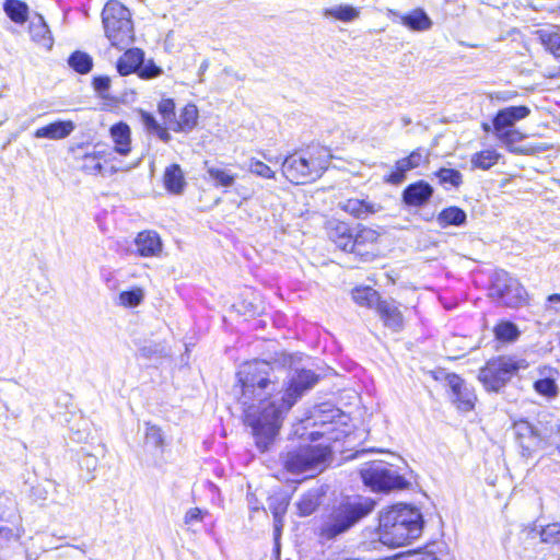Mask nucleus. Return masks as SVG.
I'll list each match as a JSON object with an SVG mask.
<instances>
[{
  "mask_svg": "<svg viewBox=\"0 0 560 560\" xmlns=\"http://www.w3.org/2000/svg\"><path fill=\"white\" fill-rule=\"evenodd\" d=\"M317 381L318 376L310 370L289 376L283 366L267 361L256 360L241 365L233 395L261 451L272 442L298 398Z\"/></svg>",
  "mask_w": 560,
  "mask_h": 560,
  "instance_id": "nucleus-1",
  "label": "nucleus"
},
{
  "mask_svg": "<svg viewBox=\"0 0 560 560\" xmlns=\"http://www.w3.org/2000/svg\"><path fill=\"white\" fill-rule=\"evenodd\" d=\"M423 520L419 510L397 504L380 514L378 539L388 547H400L420 537Z\"/></svg>",
  "mask_w": 560,
  "mask_h": 560,
  "instance_id": "nucleus-2",
  "label": "nucleus"
},
{
  "mask_svg": "<svg viewBox=\"0 0 560 560\" xmlns=\"http://www.w3.org/2000/svg\"><path fill=\"white\" fill-rule=\"evenodd\" d=\"M327 158L326 149L319 147L291 154L282 162V173L293 184H305L322 175Z\"/></svg>",
  "mask_w": 560,
  "mask_h": 560,
  "instance_id": "nucleus-3",
  "label": "nucleus"
},
{
  "mask_svg": "<svg viewBox=\"0 0 560 560\" xmlns=\"http://www.w3.org/2000/svg\"><path fill=\"white\" fill-rule=\"evenodd\" d=\"M105 35L117 48H125L133 40L130 11L117 0H109L102 12Z\"/></svg>",
  "mask_w": 560,
  "mask_h": 560,
  "instance_id": "nucleus-4",
  "label": "nucleus"
},
{
  "mask_svg": "<svg viewBox=\"0 0 560 560\" xmlns=\"http://www.w3.org/2000/svg\"><path fill=\"white\" fill-rule=\"evenodd\" d=\"M329 455L330 451L327 446L308 445L288 452L282 463L287 471L292 475L305 474L307 477H313L326 468Z\"/></svg>",
  "mask_w": 560,
  "mask_h": 560,
  "instance_id": "nucleus-5",
  "label": "nucleus"
},
{
  "mask_svg": "<svg viewBox=\"0 0 560 560\" xmlns=\"http://www.w3.org/2000/svg\"><path fill=\"white\" fill-rule=\"evenodd\" d=\"M374 506L375 502L370 498L340 505L324 524L322 535L331 539L342 534L359 520L370 514Z\"/></svg>",
  "mask_w": 560,
  "mask_h": 560,
  "instance_id": "nucleus-6",
  "label": "nucleus"
},
{
  "mask_svg": "<svg viewBox=\"0 0 560 560\" xmlns=\"http://www.w3.org/2000/svg\"><path fill=\"white\" fill-rule=\"evenodd\" d=\"M361 478L366 487L375 492H388L396 489H405L409 482L398 475L389 464L372 462L360 469Z\"/></svg>",
  "mask_w": 560,
  "mask_h": 560,
  "instance_id": "nucleus-7",
  "label": "nucleus"
},
{
  "mask_svg": "<svg viewBox=\"0 0 560 560\" xmlns=\"http://www.w3.org/2000/svg\"><path fill=\"white\" fill-rule=\"evenodd\" d=\"M525 360H516L511 357H498L486 364L479 372V380L488 390L498 392L513 376V374L526 369Z\"/></svg>",
  "mask_w": 560,
  "mask_h": 560,
  "instance_id": "nucleus-8",
  "label": "nucleus"
},
{
  "mask_svg": "<svg viewBox=\"0 0 560 560\" xmlns=\"http://www.w3.org/2000/svg\"><path fill=\"white\" fill-rule=\"evenodd\" d=\"M491 294L509 307H517L526 301L525 289L505 272L497 275Z\"/></svg>",
  "mask_w": 560,
  "mask_h": 560,
  "instance_id": "nucleus-9",
  "label": "nucleus"
},
{
  "mask_svg": "<svg viewBox=\"0 0 560 560\" xmlns=\"http://www.w3.org/2000/svg\"><path fill=\"white\" fill-rule=\"evenodd\" d=\"M514 430L520 445L528 455L548 444L546 438L528 421L521 420L516 422Z\"/></svg>",
  "mask_w": 560,
  "mask_h": 560,
  "instance_id": "nucleus-10",
  "label": "nucleus"
},
{
  "mask_svg": "<svg viewBox=\"0 0 560 560\" xmlns=\"http://www.w3.org/2000/svg\"><path fill=\"white\" fill-rule=\"evenodd\" d=\"M446 381L452 392V400L456 407L462 411H470L477 399L474 389L456 374H448Z\"/></svg>",
  "mask_w": 560,
  "mask_h": 560,
  "instance_id": "nucleus-11",
  "label": "nucleus"
},
{
  "mask_svg": "<svg viewBox=\"0 0 560 560\" xmlns=\"http://www.w3.org/2000/svg\"><path fill=\"white\" fill-rule=\"evenodd\" d=\"M530 108L525 105L510 106L500 109L493 118V130L501 131L506 128H514V125L528 117Z\"/></svg>",
  "mask_w": 560,
  "mask_h": 560,
  "instance_id": "nucleus-12",
  "label": "nucleus"
},
{
  "mask_svg": "<svg viewBox=\"0 0 560 560\" xmlns=\"http://www.w3.org/2000/svg\"><path fill=\"white\" fill-rule=\"evenodd\" d=\"M433 195V188L425 182L419 180L409 185L402 192V200L411 207L425 205Z\"/></svg>",
  "mask_w": 560,
  "mask_h": 560,
  "instance_id": "nucleus-13",
  "label": "nucleus"
},
{
  "mask_svg": "<svg viewBox=\"0 0 560 560\" xmlns=\"http://www.w3.org/2000/svg\"><path fill=\"white\" fill-rule=\"evenodd\" d=\"M137 252L142 257L156 256L162 250V242L156 232L143 231L136 237Z\"/></svg>",
  "mask_w": 560,
  "mask_h": 560,
  "instance_id": "nucleus-14",
  "label": "nucleus"
},
{
  "mask_svg": "<svg viewBox=\"0 0 560 560\" xmlns=\"http://www.w3.org/2000/svg\"><path fill=\"white\" fill-rule=\"evenodd\" d=\"M378 237L380 234L376 230L368 226H359L357 233L352 237L351 244H353V249L351 252L364 257L365 260H369L371 253L363 252V248L366 246H374Z\"/></svg>",
  "mask_w": 560,
  "mask_h": 560,
  "instance_id": "nucleus-15",
  "label": "nucleus"
},
{
  "mask_svg": "<svg viewBox=\"0 0 560 560\" xmlns=\"http://www.w3.org/2000/svg\"><path fill=\"white\" fill-rule=\"evenodd\" d=\"M329 238L342 250L350 252L353 249L352 237L349 226L339 221H330L328 223Z\"/></svg>",
  "mask_w": 560,
  "mask_h": 560,
  "instance_id": "nucleus-16",
  "label": "nucleus"
},
{
  "mask_svg": "<svg viewBox=\"0 0 560 560\" xmlns=\"http://www.w3.org/2000/svg\"><path fill=\"white\" fill-rule=\"evenodd\" d=\"M360 15L361 11L359 8L345 3L325 8L322 11V16L324 19L340 21L343 23H351L358 20Z\"/></svg>",
  "mask_w": 560,
  "mask_h": 560,
  "instance_id": "nucleus-17",
  "label": "nucleus"
},
{
  "mask_svg": "<svg viewBox=\"0 0 560 560\" xmlns=\"http://www.w3.org/2000/svg\"><path fill=\"white\" fill-rule=\"evenodd\" d=\"M205 170L208 174L209 180L212 182L215 187L230 188L236 180V174L221 165L211 164L206 161Z\"/></svg>",
  "mask_w": 560,
  "mask_h": 560,
  "instance_id": "nucleus-18",
  "label": "nucleus"
},
{
  "mask_svg": "<svg viewBox=\"0 0 560 560\" xmlns=\"http://www.w3.org/2000/svg\"><path fill=\"white\" fill-rule=\"evenodd\" d=\"M400 23L415 32L429 31L432 27V20L423 9L417 8L410 12L399 15Z\"/></svg>",
  "mask_w": 560,
  "mask_h": 560,
  "instance_id": "nucleus-19",
  "label": "nucleus"
},
{
  "mask_svg": "<svg viewBox=\"0 0 560 560\" xmlns=\"http://www.w3.org/2000/svg\"><path fill=\"white\" fill-rule=\"evenodd\" d=\"M423 161V156L419 150L412 151L409 156L396 162L395 171L389 175L388 182L399 184L404 180L405 174L418 167Z\"/></svg>",
  "mask_w": 560,
  "mask_h": 560,
  "instance_id": "nucleus-20",
  "label": "nucleus"
},
{
  "mask_svg": "<svg viewBox=\"0 0 560 560\" xmlns=\"http://www.w3.org/2000/svg\"><path fill=\"white\" fill-rule=\"evenodd\" d=\"M163 183L168 192L174 195L183 194L186 180L182 167L178 164L167 166L164 171Z\"/></svg>",
  "mask_w": 560,
  "mask_h": 560,
  "instance_id": "nucleus-21",
  "label": "nucleus"
},
{
  "mask_svg": "<svg viewBox=\"0 0 560 560\" xmlns=\"http://www.w3.org/2000/svg\"><path fill=\"white\" fill-rule=\"evenodd\" d=\"M74 129V124L71 120L56 121L45 127L38 128L34 136L35 138H47L50 140H60L68 137Z\"/></svg>",
  "mask_w": 560,
  "mask_h": 560,
  "instance_id": "nucleus-22",
  "label": "nucleus"
},
{
  "mask_svg": "<svg viewBox=\"0 0 560 560\" xmlns=\"http://www.w3.org/2000/svg\"><path fill=\"white\" fill-rule=\"evenodd\" d=\"M340 208L345 212L360 219L366 218L369 214L376 213L382 209L378 205L360 199H348L340 203Z\"/></svg>",
  "mask_w": 560,
  "mask_h": 560,
  "instance_id": "nucleus-23",
  "label": "nucleus"
},
{
  "mask_svg": "<svg viewBox=\"0 0 560 560\" xmlns=\"http://www.w3.org/2000/svg\"><path fill=\"white\" fill-rule=\"evenodd\" d=\"M143 62V51L139 48L128 49L117 61V71L121 75L138 72Z\"/></svg>",
  "mask_w": 560,
  "mask_h": 560,
  "instance_id": "nucleus-24",
  "label": "nucleus"
},
{
  "mask_svg": "<svg viewBox=\"0 0 560 560\" xmlns=\"http://www.w3.org/2000/svg\"><path fill=\"white\" fill-rule=\"evenodd\" d=\"M30 34L32 39L38 45L50 49L52 46V37L50 31L42 15H36L30 23Z\"/></svg>",
  "mask_w": 560,
  "mask_h": 560,
  "instance_id": "nucleus-25",
  "label": "nucleus"
},
{
  "mask_svg": "<svg viewBox=\"0 0 560 560\" xmlns=\"http://www.w3.org/2000/svg\"><path fill=\"white\" fill-rule=\"evenodd\" d=\"M501 158V153L493 148H488L482 151L476 152L470 158L472 168L487 171L494 166Z\"/></svg>",
  "mask_w": 560,
  "mask_h": 560,
  "instance_id": "nucleus-26",
  "label": "nucleus"
},
{
  "mask_svg": "<svg viewBox=\"0 0 560 560\" xmlns=\"http://www.w3.org/2000/svg\"><path fill=\"white\" fill-rule=\"evenodd\" d=\"M110 135L115 142V149L120 154L130 151V129L126 124H117L110 128Z\"/></svg>",
  "mask_w": 560,
  "mask_h": 560,
  "instance_id": "nucleus-27",
  "label": "nucleus"
},
{
  "mask_svg": "<svg viewBox=\"0 0 560 560\" xmlns=\"http://www.w3.org/2000/svg\"><path fill=\"white\" fill-rule=\"evenodd\" d=\"M441 228L448 225H463L466 222V213L458 207H448L443 209L436 218Z\"/></svg>",
  "mask_w": 560,
  "mask_h": 560,
  "instance_id": "nucleus-28",
  "label": "nucleus"
},
{
  "mask_svg": "<svg viewBox=\"0 0 560 560\" xmlns=\"http://www.w3.org/2000/svg\"><path fill=\"white\" fill-rule=\"evenodd\" d=\"M378 311L385 325L394 330H398L402 326V315L399 310L388 303H382Z\"/></svg>",
  "mask_w": 560,
  "mask_h": 560,
  "instance_id": "nucleus-29",
  "label": "nucleus"
},
{
  "mask_svg": "<svg viewBox=\"0 0 560 560\" xmlns=\"http://www.w3.org/2000/svg\"><path fill=\"white\" fill-rule=\"evenodd\" d=\"M144 296V290L135 287L131 290L121 291L118 294L117 304L126 308L137 307L143 302Z\"/></svg>",
  "mask_w": 560,
  "mask_h": 560,
  "instance_id": "nucleus-30",
  "label": "nucleus"
},
{
  "mask_svg": "<svg viewBox=\"0 0 560 560\" xmlns=\"http://www.w3.org/2000/svg\"><path fill=\"white\" fill-rule=\"evenodd\" d=\"M495 133V137L498 138V140H500L505 147H508L512 152H522V153H527L528 150H518V149H513V145L515 143H518L521 142L522 140L525 139V135L520 131L518 129H515V128H506V129H503L501 131H494Z\"/></svg>",
  "mask_w": 560,
  "mask_h": 560,
  "instance_id": "nucleus-31",
  "label": "nucleus"
},
{
  "mask_svg": "<svg viewBox=\"0 0 560 560\" xmlns=\"http://www.w3.org/2000/svg\"><path fill=\"white\" fill-rule=\"evenodd\" d=\"M197 119H198L197 107L192 104H188L182 109V112L178 116V119L176 120L177 128H175V130H179V131L191 130L196 126Z\"/></svg>",
  "mask_w": 560,
  "mask_h": 560,
  "instance_id": "nucleus-32",
  "label": "nucleus"
},
{
  "mask_svg": "<svg viewBox=\"0 0 560 560\" xmlns=\"http://www.w3.org/2000/svg\"><path fill=\"white\" fill-rule=\"evenodd\" d=\"M4 11L13 22L21 24L27 19L28 8L22 1L7 0L4 2Z\"/></svg>",
  "mask_w": 560,
  "mask_h": 560,
  "instance_id": "nucleus-33",
  "label": "nucleus"
},
{
  "mask_svg": "<svg viewBox=\"0 0 560 560\" xmlns=\"http://www.w3.org/2000/svg\"><path fill=\"white\" fill-rule=\"evenodd\" d=\"M537 35L541 45L556 58H560V35L549 30H539Z\"/></svg>",
  "mask_w": 560,
  "mask_h": 560,
  "instance_id": "nucleus-34",
  "label": "nucleus"
},
{
  "mask_svg": "<svg viewBox=\"0 0 560 560\" xmlns=\"http://www.w3.org/2000/svg\"><path fill=\"white\" fill-rule=\"evenodd\" d=\"M140 117L147 131L156 135L164 142L170 141L171 136L167 130L163 128L151 114L141 112Z\"/></svg>",
  "mask_w": 560,
  "mask_h": 560,
  "instance_id": "nucleus-35",
  "label": "nucleus"
},
{
  "mask_svg": "<svg viewBox=\"0 0 560 560\" xmlns=\"http://www.w3.org/2000/svg\"><path fill=\"white\" fill-rule=\"evenodd\" d=\"M69 65L79 73H88L92 69V58L82 51L73 52L69 58Z\"/></svg>",
  "mask_w": 560,
  "mask_h": 560,
  "instance_id": "nucleus-36",
  "label": "nucleus"
},
{
  "mask_svg": "<svg viewBox=\"0 0 560 560\" xmlns=\"http://www.w3.org/2000/svg\"><path fill=\"white\" fill-rule=\"evenodd\" d=\"M436 176L442 185H450L457 188L463 183L462 173L453 168H441L438 171Z\"/></svg>",
  "mask_w": 560,
  "mask_h": 560,
  "instance_id": "nucleus-37",
  "label": "nucleus"
},
{
  "mask_svg": "<svg viewBox=\"0 0 560 560\" xmlns=\"http://www.w3.org/2000/svg\"><path fill=\"white\" fill-rule=\"evenodd\" d=\"M517 327L510 322H502L494 328V335L499 340L513 341L518 337Z\"/></svg>",
  "mask_w": 560,
  "mask_h": 560,
  "instance_id": "nucleus-38",
  "label": "nucleus"
},
{
  "mask_svg": "<svg viewBox=\"0 0 560 560\" xmlns=\"http://www.w3.org/2000/svg\"><path fill=\"white\" fill-rule=\"evenodd\" d=\"M289 500L281 494H275L269 498L268 506L272 512L273 518H283L287 513Z\"/></svg>",
  "mask_w": 560,
  "mask_h": 560,
  "instance_id": "nucleus-39",
  "label": "nucleus"
},
{
  "mask_svg": "<svg viewBox=\"0 0 560 560\" xmlns=\"http://www.w3.org/2000/svg\"><path fill=\"white\" fill-rule=\"evenodd\" d=\"M145 443L153 445L154 447L161 448L164 445V434L162 430L151 423H145Z\"/></svg>",
  "mask_w": 560,
  "mask_h": 560,
  "instance_id": "nucleus-40",
  "label": "nucleus"
},
{
  "mask_svg": "<svg viewBox=\"0 0 560 560\" xmlns=\"http://www.w3.org/2000/svg\"><path fill=\"white\" fill-rule=\"evenodd\" d=\"M352 298L358 304L362 306H370L376 302L377 293L371 288L355 289L352 292Z\"/></svg>",
  "mask_w": 560,
  "mask_h": 560,
  "instance_id": "nucleus-41",
  "label": "nucleus"
},
{
  "mask_svg": "<svg viewBox=\"0 0 560 560\" xmlns=\"http://www.w3.org/2000/svg\"><path fill=\"white\" fill-rule=\"evenodd\" d=\"M248 171L259 177L266 178V179H272L276 176V173L268 166L266 163L256 160L250 159L248 163Z\"/></svg>",
  "mask_w": 560,
  "mask_h": 560,
  "instance_id": "nucleus-42",
  "label": "nucleus"
},
{
  "mask_svg": "<svg viewBox=\"0 0 560 560\" xmlns=\"http://www.w3.org/2000/svg\"><path fill=\"white\" fill-rule=\"evenodd\" d=\"M317 499L313 493L304 494L296 503L299 513L301 516H307L312 514L317 508Z\"/></svg>",
  "mask_w": 560,
  "mask_h": 560,
  "instance_id": "nucleus-43",
  "label": "nucleus"
},
{
  "mask_svg": "<svg viewBox=\"0 0 560 560\" xmlns=\"http://www.w3.org/2000/svg\"><path fill=\"white\" fill-rule=\"evenodd\" d=\"M540 539L546 544H560V524L553 523L545 526L540 532Z\"/></svg>",
  "mask_w": 560,
  "mask_h": 560,
  "instance_id": "nucleus-44",
  "label": "nucleus"
},
{
  "mask_svg": "<svg viewBox=\"0 0 560 560\" xmlns=\"http://www.w3.org/2000/svg\"><path fill=\"white\" fill-rule=\"evenodd\" d=\"M534 387L539 394L544 396L555 397L558 394V386L550 377L535 382Z\"/></svg>",
  "mask_w": 560,
  "mask_h": 560,
  "instance_id": "nucleus-45",
  "label": "nucleus"
},
{
  "mask_svg": "<svg viewBox=\"0 0 560 560\" xmlns=\"http://www.w3.org/2000/svg\"><path fill=\"white\" fill-rule=\"evenodd\" d=\"M162 69L158 67L152 60H149L147 62H142L141 66H139L138 69V75L141 79H153L162 74Z\"/></svg>",
  "mask_w": 560,
  "mask_h": 560,
  "instance_id": "nucleus-46",
  "label": "nucleus"
},
{
  "mask_svg": "<svg viewBox=\"0 0 560 560\" xmlns=\"http://www.w3.org/2000/svg\"><path fill=\"white\" fill-rule=\"evenodd\" d=\"M158 108H159L160 114L163 116L165 124L173 120V118L175 116V114H174L175 104H174L173 100H171V98L162 100L159 103Z\"/></svg>",
  "mask_w": 560,
  "mask_h": 560,
  "instance_id": "nucleus-47",
  "label": "nucleus"
},
{
  "mask_svg": "<svg viewBox=\"0 0 560 560\" xmlns=\"http://www.w3.org/2000/svg\"><path fill=\"white\" fill-rule=\"evenodd\" d=\"M207 512H203L199 508H191L185 513L184 523L186 525H194L196 523H200L202 522Z\"/></svg>",
  "mask_w": 560,
  "mask_h": 560,
  "instance_id": "nucleus-48",
  "label": "nucleus"
},
{
  "mask_svg": "<svg viewBox=\"0 0 560 560\" xmlns=\"http://www.w3.org/2000/svg\"><path fill=\"white\" fill-rule=\"evenodd\" d=\"M84 165L83 167L90 172V173H100L102 171V164L101 162L98 161L97 156L93 153V154H86L84 156Z\"/></svg>",
  "mask_w": 560,
  "mask_h": 560,
  "instance_id": "nucleus-49",
  "label": "nucleus"
},
{
  "mask_svg": "<svg viewBox=\"0 0 560 560\" xmlns=\"http://www.w3.org/2000/svg\"><path fill=\"white\" fill-rule=\"evenodd\" d=\"M395 560H438V558L434 553L429 551H415L412 553L398 557Z\"/></svg>",
  "mask_w": 560,
  "mask_h": 560,
  "instance_id": "nucleus-50",
  "label": "nucleus"
},
{
  "mask_svg": "<svg viewBox=\"0 0 560 560\" xmlns=\"http://www.w3.org/2000/svg\"><path fill=\"white\" fill-rule=\"evenodd\" d=\"M110 80L107 77H100L94 79V89L98 92H104L109 88Z\"/></svg>",
  "mask_w": 560,
  "mask_h": 560,
  "instance_id": "nucleus-51",
  "label": "nucleus"
},
{
  "mask_svg": "<svg viewBox=\"0 0 560 560\" xmlns=\"http://www.w3.org/2000/svg\"><path fill=\"white\" fill-rule=\"evenodd\" d=\"M273 527H275V539L277 541L279 539L281 529L283 527V518H273Z\"/></svg>",
  "mask_w": 560,
  "mask_h": 560,
  "instance_id": "nucleus-52",
  "label": "nucleus"
},
{
  "mask_svg": "<svg viewBox=\"0 0 560 560\" xmlns=\"http://www.w3.org/2000/svg\"><path fill=\"white\" fill-rule=\"evenodd\" d=\"M548 301L551 303H560V294H551L548 296Z\"/></svg>",
  "mask_w": 560,
  "mask_h": 560,
  "instance_id": "nucleus-53",
  "label": "nucleus"
},
{
  "mask_svg": "<svg viewBox=\"0 0 560 560\" xmlns=\"http://www.w3.org/2000/svg\"><path fill=\"white\" fill-rule=\"evenodd\" d=\"M387 15H388L389 18H393V16H395V18H399V15H401V14H400L399 12H397L396 10L387 9Z\"/></svg>",
  "mask_w": 560,
  "mask_h": 560,
  "instance_id": "nucleus-54",
  "label": "nucleus"
},
{
  "mask_svg": "<svg viewBox=\"0 0 560 560\" xmlns=\"http://www.w3.org/2000/svg\"><path fill=\"white\" fill-rule=\"evenodd\" d=\"M323 434H324V433L312 432V433H311V438H312L313 440H315V439H317V436L323 435Z\"/></svg>",
  "mask_w": 560,
  "mask_h": 560,
  "instance_id": "nucleus-55",
  "label": "nucleus"
},
{
  "mask_svg": "<svg viewBox=\"0 0 560 560\" xmlns=\"http://www.w3.org/2000/svg\"><path fill=\"white\" fill-rule=\"evenodd\" d=\"M558 448H559V451H560V446H559Z\"/></svg>",
  "mask_w": 560,
  "mask_h": 560,
  "instance_id": "nucleus-56",
  "label": "nucleus"
}]
</instances>
